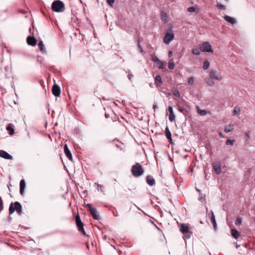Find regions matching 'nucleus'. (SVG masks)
Returning a JSON list of instances; mask_svg holds the SVG:
<instances>
[{"mask_svg":"<svg viewBox=\"0 0 255 255\" xmlns=\"http://www.w3.org/2000/svg\"><path fill=\"white\" fill-rule=\"evenodd\" d=\"M144 169L142 166L138 163H136L135 164L132 165L131 172L132 175L134 177H139L144 173Z\"/></svg>","mask_w":255,"mask_h":255,"instance_id":"f257e3e1","label":"nucleus"},{"mask_svg":"<svg viewBox=\"0 0 255 255\" xmlns=\"http://www.w3.org/2000/svg\"><path fill=\"white\" fill-rule=\"evenodd\" d=\"M15 211H16L19 215H21L22 213V206L18 202L11 203L9 206V212L10 215L13 214Z\"/></svg>","mask_w":255,"mask_h":255,"instance_id":"f03ea898","label":"nucleus"},{"mask_svg":"<svg viewBox=\"0 0 255 255\" xmlns=\"http://www.w3.org/2000/svg\"><path fill=\"white\" fill-rule=\"evenodd\" d=\"M52 9L56 12H61L64 11V4L59 0H56L52 3Z\"/></svg>","mask_w":255,"mask_h":255,"instance_id":"7ed1b4c3","label":"nucleus"},{"mask_svg":"<svg viewBox=\"0 0 255 255\" xmlns=\"http://www.w3.org/2000/svg\"><path fill=\"white\" fill-rule=\"evenodd\" d=\"M174 37V35L172 32V27H170L168 29L167 31L164 35L163 42L166 44H169L173 40Z\"/></svg>","mask_w":255,"mask_h":255,"instance_id":"20e7f679","label":"nucleus"},{"mask_svg":"<svg viewBox=\"0 0 255 255\" xmlns=\"http://www.w3.org/2000/svg\"><path fill=\"white\" fill-rule=\"evenodd\" d=\"M75 220H76V225L77 226L78 230L79 231H80L82 233L83 235H85L86 233H85L84 229L83 224L81 220V219H80V216L79 214H77L76 216Z\"/></svg>","mask_w":255,"mask_h":255,"instance_id":"39448f33","label":"nucleus"},{"mask_svg":"<svg viewBox=\"0 0 255 255\" xmlns=\"http://www.w3.org/2000/svg\"><path fill=\"white\" fill-rule=\"evenodd\" d=\"M200 50L204 52H212L211 46L208 42H205L202 44L200 47Z\"/></svg>","mask_w":255,"mask_h":255,"instance_id":"423d86ee","label":"nucleus"},{"mask_svg":"<svg viewBox=\"0 0 255 255\" xmlns=\"http://www.w3.org/2000/svg\"><path fill=\"white\" fill-rule=\"evenodd\" d=\"M151 60L152 61L154 62L157 64V65L158 66L159 69H164V67L163 62L161 61L160 60H159L156 56L154 55H152Z\"/></svg>","mask_w":255,"mask_h":255,"instance_id":"0eeeda50","label":"nucleus"},{"mask_svg":"<svg viewBox=\"0 0 255 255\" xmlns=\"http://www.w3.org/2000/svg\"><path fill=\"white\" fill-rule=\"evenodd\" d=\"M209 76L212 79H215L217 80H221L222 79V76L214 70H212L210 71Z\"/></svg>","mask_w":255,"mask_h":255,"instance_id":"6e6552de","label":"nucleus"},{"mask_svg":"<svg viewBox=\"0 0 255 255\" xmlns=\"http://www.w3.org/2000/svg\"><path fill=\"white\" fill-rule=\"evenodd\" d=\"M52 92L55 97L59 96L61 94L60 87L58 85L55 84L52 87Z\"/></svg>","mask_w":255,"mask_h":255,"instance_id":"1a4fd4ad","label":"nucleus"},{"mask_svg":"<svg viewBox=\"0 0 255 255\" xmlns=\"http://www.w3.org/2000/svg\"><path fill=\"white\" fill-rule=\"evenodd\" d=\"M213 168L217 174H220L222 172L221 165L219 162H215L213 163Z\"/></svg>","mask_w":255,"mask_h":255,"instance_id":"9d476101","label":"nucleus"},{"mask_svg":"<svg viewBox=\"0 0 255 255\" xmlns=\"http://www.w3.org/2000/svg\"><path fill=\"white\" fill-rule=\"evenodd\" d=\"M210 215V218H211V221L212 223L213 228L215 230H216L217 229V224L216 223V221L215 219V216L214 214V213L212 211H211V214H209V216Z\"/></svg>","mask_w":255,"mask_h":255,"instance_id":"9b49d317","label":"nucleus"},{"mask_svg":"<svg viewBox=\"0 0 255 255\" xmlns=\"http://www.w3.org/2000/svg\"><path fill=\"white\" fill-rule=\"evenodd\" d=\"M90 212L95 220H99L100 216L95 208H91Z\"/></svg>","mask_w":255,"mask_h":255,"instance_id":"f8f14e48","label":"nucleus"},{"mask_svg":"<svg viewBox=\"0 0 255 255\" xmlns=\"http://www.w3.org/2000/svg\"><path fill=\"white\" fill-rule=\"evenodd\" d=\"M0 157L6 159H12V156L8 154L7 152L0 150Z\"/></svg>","mask_w":255,"mask_h":255,"instance_id":"ddd939ff","label":"nucleus"},{"mask_svg":"<svg viewBox=\"0 0 255 255\" xmlns=\"http://www.w3.org/2000/svg\"><path fill=\"white\" fill-rule=\"evenodd\" d=\"M64 153L67 156V157L70 160H72V154L67 146V144H65L64 147Z\"/></svg>","mask_w":255,"mask_h":255,"instance_id":"4468645a","label":"nucleus"},{"mask_svg":"<svg viewBox=\"0 0 255 255\" xmlns=\"http://www.w3.org/2000/svg\"><path fill=\"white\" fill-rule=\"evenodd\" d=\"M165 133L167 138L169 140L170 143L173 144V142L172 139L171 133L167 126L165 128Z\"/></svg>","mask_w":255,"mask_h":255,"instance_id":"2eb2a0df","label":"nucleus"},{"mask_svg":"<svg viewBox=\"0 0 255 255\" xmlns=\"http://www.w3.org/2000/svg\"><path fill=\"white\" fill-rule=\"evenodd\" d=\"M27 42L29 45L35 46L37 43V40L32 36H28L27 38Z\"/></svg>","mask_w":255,"mask_h":255,"instance_id":"dca6fc26","label":"nucleus"},{"mask_svg":"<svg viewBox=\"0 0 255 255\" xmlns=\"http://www.w3.org/2000/svg\"><path fill=\"white\" fill-rule=\"evenodd\" d=\"M180 230L183 234L188 233L189 232L188 225L186 224H182L180 228Z\"/></svg>","mask_w":255,"mask_h":255,"instance_id":"f3484780","label":"nucleus"},{"mask_svg":"<svg viewBox=\"0 0 255 255\" xmlns=\"http://www.w3.org/2000/svg\"><path fill=\"white\" fill-rule=\"evenodd\" d=\"M146 182L150 186H153L155 183L154 179L150 175H148L146 176Z\"/></svg>","mask_w":255,"mask_h":255,"instance_id":"a211bd4d","label":"nucleus"},{"mask_svg":"<svg viewBox=\"0 0 255 255\" xmlns=\"http://www.w3.org/2000/svg\"><path fill=\"white\" fill-rule=\"evenodd\" d=\"M224 18L227 22L233 24L236 22V19L233 17H231L228 15H225Z\"/></svg>","mask_w":255,"mask_h":255,"instance_id":"6ab92c4d","label":"nucleus"},{"mask_svg":"<svg viewBox=\"0 0 255 255\" xmlns=\"http://www.w3.org/2000/svg\"><path fill=\"white\" fill-rule=\"evenodd\" d=\"M232 236L236 239H238L240 236V233L235 229H232L231 231Z\"/></svg>","mask_w":255,"mask_h":255,"instance_id":"aec40b11","label":"nucleus"},{"mask_svg":"<svg viewBox=\"0 0 255 255\" xmlns=\"http://www.w3.org/2000/svg\"><path fill=\"white\" fill-rule=\"evenodd\" d=\"M155 83L157 87H160L162 84L161 78L160 75H157L155 78Z\"/></svg>","mask_w":255,"mask_h":255,"instance_id":"412c9836","label":"nucleus"},{"mask_svg":"<svg viewBox=\"0 0 255 255\" xmlns=\"http://www.w3.org/2000/svg\"><path fill=\"white\" fill-rule=\"evenodd\" d=\"M38 46L39 47V48L40 50L43 53H46V49L44 47V44H43V42L42 41H39V42L38 43Z\"/></svg>","mask_w":255,"mask_h":255,"instance_id":"4be33fe9","label":"nucleus"},{"mask_svg":"<svg viewBox=\"0 0 255 255\" xmlns=\"http://www.w3.org/2000/svg\"><path fill=\"white\" fill-rule=\"evenodd\" d=\"M161 18L164 22H167V15L163 11L161 12Z\"/></svg>","mask_w":255,"mask_h":255,"instance_id":"5701e85b","label":"nucleus"},{"mask_svg":"<svg viewBox=\"0 0 255 255\" xmlns=\"http://www.w3.org/2000/svg\"><path fill=\"white\" fill-rule=\"evenodd\" d=\"M241 110L240 108L236 107L233 110V113L234 116H239L240 114Z\"/></svg>","mask_w":255,"mask_h":255,"instance_id":"b1692460","label":"nucleus"},{"mask_svg":"<svg viewBox=\"0 0 255 255\" xmlns=\"http://www.w3.org/2000/svg\"><path fill=\"white\" fill-rule=\"evenodd\" d=\"M216 7L218 9H221V10H226L227 8L226 6L225 5L222 4L220 2H219L218 1L217 2Z\"/></svg>","mask_w":255,"mask_h":255,"instance_id":"393cba45","label":"nucleus"},{"mask_svg":"<svg viewBox=\"0 0 255 255\" xmlns=\"http://www.w3.org/2000/svg\"><path fill=\"white\" fill-rule=\"evenodd\" d=\"M6 129L9 131V134L10 135H12L14 134V129L12 128V126H11V124H9L7 127H6Z\"/></svg>","mask_w":255,"mask_h":255,"instance_id":"a878e982","label":"nucleus"},{"mask_svg":"<svg viewBox=\"0 0 255 255\" xmlns=\"http://www.w3.org/2000/svg\"><path fill=\"white\" fill-rule=\"evenodd\" d=\"M234 129V126L233 125H230L228 127H226L224 128L225 132H230L232 129Z\"/></svg>","mask_w":255,"mask_h":255,"instance_id":"bb28decb","label":"nucleus"},{"mask_svg":"<svg viewBox=\"0 0 255 255\" xmlns=\"http://www.w3.org/2000/svg\"><path fill=\"white\" fill-rule=\"evenodd\" d=\"M174 63L173 59H170L169 61L168 68L169 69L172 70L174 68Z\"/></svg>","mask_w":255,"mask_h":255,"instance_id":"cd10ccee","label":"nucleus"},{"mask_svg":"<svg viewBox=\"0 0 255 255\" xmlns=\"http://www.w3.org/2000/svg\"><path fill=\"white\" fill-rule=\"evenodd\" d=\"M198 113L201 116H205L207 114V112L205 110H200L198 107Z\"/></svg>","mask_w":255,"mask_h":255,"instance_id":"c85d7f7f","label":"nucleus"},{"mask_svg":"<svg viewBox=\"0 0 255 255\" xmlns=\"http://www.w3.org/2000/svg\"><path fill=\"white\" fill-rule=\"evenodd\" d=\"M235 142V140H232L230 139H228L226 141V145H233Z\"/></svg>","mask_w":255,"mask_h":255,"instance_id":"c756f323","label":"nucleus"},{"mask_svg":"<svg viewBox=\"0 0 255 255\" xmlns=\"http://www.w3.org/2000/svg\"><path fill=\"white\" fill-rule=\"evenodd\" d=\"M200 50L199 49L195 48L192 49V53L195 55H199L200 54Z\"/></svg>","mask_w":255,"mask_h":255,"instance_id":"7c9ffc66","label":"nucleus"},{"mask_svg":"<svg viewBox=\"0 0 255 255\" xmlns=\"http://www.w3.org/2000/svg\"><path fill=\"white\" fill-rule=\"evenodd\" d=\"M175 115L174 114V113H172V114L170 113L169 114V120L170 121V122H173L175 121Z\"/></svg>","mask_w":255,"mask_h":255,"instance_id":"2f4dec72","label":"nucleus"},{"mask_svg":"<svg viewBox=\"0 0 255 255\" xmlns=\"http://www.w3.org/2000/svg\"><path fill=\"white\" fill-rule=\"evenodd\" d=\"M209 66H210V63L209 62V61H205L204 62V65H203V68L204 70H207L209 68Z\"/></svg>","mask_w":255,"mask_h":255,"instance_id":"473e14b6","label":"nucleus"},{"mask_svg":"<svg viewBox=\"0 0 255 255\" xmlns=\"http://www.w3.org/2000/svg\"><path fill=\"white\" fill-rule=\"evenodd\" d=\"M242 218L240 217H238L236 220L235 224L237 226H240L242 224Z\"/></svg>","mask_w":255,"mask_h":255,"instance_id":"72a5a7b5","label":"nucleus"},{"mask_svg":"<svg viewBox=\"0 0 255 255\" xmlns=\"http://www.w3.org/2000/svg\"><path fill=\"white\" fill-rule=\"evenodd\" d=\"M187 10L189 12H195L196 10V8L194 6L189 7L187 8Z\"/></svg>","mask_w":255,"mask_h":255,"instance_id":"f704fd0d","label":"nucleus"},{"mask_svg":"<svg viewBox=\"0 0 255 255\" xmlns=\"http://www.w3.org/2000/svg\"><path fill=\"white\" fill-rule=\"evenodd\" d=\"M206 82H207V84L210 86H213L215 84L214 82L212 80H211V79H207L206 80Z\"/></svg>","mask_w":255,"mask_h":255,"instance_id":"c9c22d12","label":"nucleus"},{"mask_svg":"<svg viewBox=\"0 0 255 255\" xmlns=\"http://www.w3.org/2000/svg\"><path fill=\"white\" fill-rule=\"evenodd\" d=\"M23 187L25 188V183L24 180H21L20 182V188Z\"/></svg>","mask_w":255,"mask_h":255,"instance_id":"e433bc0d","label":"nucleus"},{"mask_svg":"<svg viewBox=\"0 0 255 255\" xmlns=\"http://www.w3.org/2000/svg\"><path fill=\"white\" fill-rule=\"evenodd\" d=\"M194 78L193 77H190L188 79V83L189 85H193L194 84Z\"/></svg>","mask_w":255,"mask_h":255,"instance_id":"4c0bfd02","label":"nucleus"},{"mask_svg":"<svg viewBox=\"0 0 255 255\" xmlns=\"http://www.w3.org/2000/svg\"><path fill=\"white\" fill-rule=\"evenodd\" d=\"M107 3L112 7L113 6L115 0H107Z\"/></svg>","mask_w":255,"mask_h":255,"instance_id":"58836bf2","label":"nucleus"},{"mask_svg":"<svg viewBox=\"0 0 255 255\" xmlns=\"http://www.w3.org/2000/svg\"><path fill=\"white\" fill-rule=\"evenodd\" d=\"M133 77V75L131 73V72H128V79L129 80H131V79Z\"/></svg>","mask_w":255,"mask_h":255,"instance_id":"ea45409f","label":"nucleus"},{"mask_svg":"<svg viewBox=\"0 0 255 255\" xmlns=\"http://www.w3.org/2000/svg\"><path fill=\"white\" fill-rule=\"evenodd\" d=\"M190 237H191V235L189 232L188 233L184 234V238L185 239H188L190 238Z\"/></svg>","mask_w":255,"mask_h":255,"instance_id":"a19ab883","label":"nucleus"},{"mask_svg":"<svg viewBox=\"0 0 255 255\" xmlns=\"http://www.w3.org/2000/svg\"><path fill=\"white\" fill-rule=\"evenodd\" d=\"M169 114L174 113L173 108L171 106H169L168 108Z\"/></svg>","mask_w":255,"mask_h":255,"instance_id":"79ce46f5","label":"nucleus"},{"mask_svg":"<svg viewBox=\"0 0 255 255\" xmlns=\"http://www.w3.org/2000/svg\"><path fill=\"white\" fill-rule=\"evenodd\" d=\"M173 95L175 97H177L180 96V94L178 92H176L173 93Z\"/></svg>","mask_w":255,"mask_h":255,"instance_id":"37998d69","label":"nucleus"},{"mask_svg":"<svg viewBox=\"0 0 255 255\" xmlns=\"http://www.w3.org/2000/svg\"><path fill=\"white\" fill-rule=\"evenodd\" d=\"M24 189L23 187L20 188V193L21 195L23 194Z\"/></svg>","mask_w":255,"mask_h":255,"instance_id":"c03bdc74","label":"nucleus"},{"mask_svg":"<svg viewBox=\"0 0 255 255\" xmlns=\"http://www.w3.org/2000/svg\"><path fill=\"white\" fill-rule=\"evenodd\" d=\"M205 197V195H203V194H201L200 195V200L202 201V200L203 199H204Z\"/></svg>","mask_w":255,"mask_h":255,"instance_id":"a18cd8bd","label":"nucleus"},{"mask_svg":"<svg viewBox=\"0 0 255 255\" xmlns=\"http://www.w3.org/2000/svg\"><path fill=\"white\" fill-rule=\"evenodd\" d=\"M172 56V52L171 51H170L169 52H168V57L169 58H170L171 56Z\"/></svg>","mask_w":255,"mask_h":255,"instance_id":"49530a36","label":"nucleus"},{"mask_svg":"<svg viewBox=\"0 0 255 255\" xmlns=\"http://www.w3.org/2000/svg\"><path fill=\"white\" fill-rule=\"evenodd\" d=\"M87 207H88L89 208V210L91 209V208H92V205H91V204H88L87 205Z\"/></svg>","mask_w":255,"mask_h":255,"instance_id":"de8ad7c7","label":"nucleus"},{"mask_svg":"<svg viewBox=\"0 0 255 255\" xmlns=\"http://www.w3.org/2000/svg\"><path fill=\"white\" fill-rule=\"evenodd\" d=\"M219 136L221 138H224V136H223V135L222 134V133L221 132L219 133Z\"/></svg>","mask_w":255,"mask_h":255,"instance_id":"09e8293b","label":"nucleus"},{"mask_svg":"<svg viewBox=\"0 0 255 255\" xmlns=\"http://www.w3.org/2000/svg\"><path fill=\"white\" fill-rule=\"evenodd\" d=\"M153 108L155 110L156 108H157V106L156 105H154L153 106Z\"/></svg>","mask_w":255,"mask_h":255,"instance_id":"8fccbe9b","label":"nucleus"},{"mask_svg":"<svg viewBox=\"0 0 255 255\" xmlns=\"http://www.w3.org/2000/svg\"><path fill=\"white\" fill-rule=\"evenodd\" d=\"M179 111H180V112H183V111H184V109H181V108H180V109H179Z\"/></svg>","mask_w":255,"mask_h":255,"instance_id":"3c124183","label":"nucleus"},{"mask_svg":"<svg viewBox=\"0 0 255 255\" xmlns=\"http://www.w3.org/2000/svg\"><path fill=\"white\" fill-rule=\"evenodd\" d=\"M138 47H139V49H140L141 48H142V47H141V46L140 45V44H139V43H138Z\"/></svg>","mask_w":255,"mask_h":255,"instance_id":"603ef678","label":"nucleus"},{"mask_svg":"<svg viewBox=\"0 0 255 255\" xmlns=\"http://www.w3.org/2000/svg\"><path fill=\"white\" fill-rule=\"evenodd\" d=\"M98 190H99V189H100V185H98Z\"/></svg>","mask_w":255,"mask_h":255,"instance_id":"864d4df0","label":"nucleus"},{"mask_svg":"<svg viewBox=\"0 0 255 255\" xmlns=\"http://www.w3.org/2000/svg\"><path fill=\"white\" fill-rule=\"evenodd\" d=\"M98 190H99V189H100V185H98Z\"/></svg>","mask_w":255,"mask_h":255,"instance_id":"5fc2aeb1","label":"nucleus"},{"mask_svg":"<svg viewBox=\"0 0 255 255\" xmlns=\"http://www.w3.org/2000/svg\"><path fill=\"white\" fill-rule=\"evenodd\" d=\"M140 52H143V50H142V48H141L140 49Z\"/></svg>","mask_w":255,"mask_h":255,"instance_id":"6e6d98bb","label":"nucleus"},{"mask_svg":"<svg viewBox=\"0 0 255 255\" xmlns=\"http://www.w3.org/2000/svg\"><path fill=\"white\" fill-rule=\"evenodd\" d=\"M226 1L228 2L230 0H225Z\"/></svg>","mask_w":255,"mask_h":255,"instance_id":"4d7b16f0","label":"nucleus"},{"mask_svg":"<svg viewBox=\"0 0 255 255\" xmlns=\"http://www.w3.org/2000/svg\"><path fill=\"white\" fill-rule=\"evenodd\" d=\"M197 190L198 191H199V192L200 191V190H198V189H197Z\"/></svg>","mask_w":255,"mask_h":255,"instance_id":"13d9d810","label":"nucleus"}]
</instances>
